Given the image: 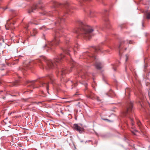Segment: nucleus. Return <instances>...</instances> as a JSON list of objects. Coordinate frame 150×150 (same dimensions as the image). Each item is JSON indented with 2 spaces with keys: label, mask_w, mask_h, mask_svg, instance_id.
<instances>
[{
  "label": "nucleus",
  "mask_w": 150,
  "mask_h": 150,
  "mask_svg": "<svg viewBox=\"0 0 150 150\" xmlns=\"http://www.w3.org/2000/svg\"><path fill=\"white\" fill-rule=\"evenodd\" d=\"M77 23L79 25V27L76 29L75 32L78 34L77 37L86 40L90 39L93 36V30L92 28L84 24L80 20L77 21Z\"/></svg>",
  "instance_id": "nucleus-1"
},
{
  "label": "nucleus",
  "mask_w": 150,
  "mask_h": 150,
  "mask_svg": "<svg viewBox=\"0 0 150 150\" xmlns=\"http://www.w3.org/2000/svg\"><path fill=\"white\" fill-rule=\"evenodd\" d=\"M64 57V55L60 54L53 61L50 60H45V62L47 66L45 67L46 69H53L54 68H58L62 61V59Z\"/></svg>",
  "instance_id": "nucleus-2"
},
{
  "label": "nucleus",
  "mask_w": 150,
  "mask_h": 150,
  "mask_svg": "<svg viewBox=\"0 0 150 150\" xmlns=\"http://www.w3.org/2000/svg\"><path fill=\"white\" fill-rule=\"evenodd\" d=\"M59 43V33L57 32H55V34L54 36V40L48 43L46 45V48H49L50 49H53Z\"/></svg>",
  "instance_id": "nucleus-3"
},
{
  "label": "nucleus",
  "mask_w": 150,
  "mask_h": 150,
  "mask_svg": "<svg viewBox=\"0 0 150 150\" xmlns=\"http://www.w3.org/2000/svg\"><path fill=\"white\" fill-rule=\"evenodd\" d=\"M128 45L127 41H122L120 42L119 46H118V48L119 50V54H120L122 53V50L124 49L125 50L127 49L126 47Z\"/></svg>",
  "instance_id": "nucleus-4"
},
{
  "label": "nucleus",
  "mask_w": 150,
  "mask_h": 150,
  "mask_svg": "<svg viewBox=\"0 0 150 150\" xmlns=\"http://www.w3.org/2000/svg\"><path fill=\"white\" fill-rule=\"evenodd\" d=\"M133 109V103L132 102H130L128 104L126 110L124 113V116H127L129 112H132Z\"/></svg>",
  "instance_id": "nucleus-5"
},
{
  "label": "nucleus",
  "mask_w": 150,
  "mask_h": 150,
  "mask_svg": "<svg viewBox=\"0 0 150 150\" xmlns=\"http://www.w3.org/2000/svg\"><path fill=\"white\" fill-rule=\"evenodd\" d=\"M74 127L75 129L80 133H82L84 131V129L82 125L80 124H75L74 125Z\"/></svg>",
  "instance_id": "nucleus-6"
},
{
  "label": "nucleus",
  "mask_w": 150,
  "mask_h": 150,
  "mask_svg": "<svg viewBox=\"0 0 150 150\" xmlns=\"http://www.w3.org/2000/svg\"><path fill=\"white\" fill-rule=\"evenodd\" d=\"M47 79H41L38 80V81L40 83L41 86H45L46 87L47 90L48 89V83L46 82L45 81H46Z\"/></svg>",
  "instance_id": "nucleus-7"
},
{
  "label": "nucleus",
  "mask_w": 150,
  "mask_h": 150,
  "mask_svg": "<svg viewBox=\"0 0 150 150\" xmlns=\"http://www.w3.org/2000/svg\"><path fill=\"white\" fill-rule=\"evenodd\" d=\"M57 73H58V75L63 76L67 73V70L65 68H62L58 71L57 70Z\"/></svg>",
  "instance_id": "nucleus-8"
},
{
  "label": "nucleus",
  "mask_w": 150,
  "mask_h": 150,
  "mask_svg": "<svg viewBox=\"0 0 150 150\" xmlns=\"http://www.w3.org/2000/svg\"><path fill=\"white\" fill-rule=\"evenodd\" d=\"M35 82V81L28 82L26 84L27 86L29 87L30 89L34 88L33 84Z\"/></svg>",
  "instance_id": "nucleus-9"
},
{
  "label": "nucleus",
  "mask_w": 150,
  "mask_h": 150,
  "mask_svg": "<svg viewBox=\"0 0 150 150\" xmlns=\"http://www.w3.org/2000/svg\"><path fill=\"white\" fill-rule=\"evenodd\" d=\"M105 96H108L111 97L115 96L116 95L115 93L113 92L112 90H110L108 92L106 93Z\"/></svg>",
  "instance_id": "nucleus-10"
},
{
  "label": "nucleus",
  "mask_w": 150,
  "mask_h": 150,
  "mask_svg": "<svg viewBox=\"0 0 150 150\" xmlns=\"http://www.w3.org/2000/svg\"><path fill=\"white\" fill-rule=\"evenodd\" d=\"M34 62L35 63L39 65L41 68L44 69V68L42 63L40 60H36Z\"/></svg>",
  "instance_id": "nucleus-11"
},
{
  "label": "nucleus",
  "mask_w": 150,
  "mask_h": 150,
  "mask_svg": "<svg viewBox=\"0 0 150 150\" xmlns=\"http://www.w3.org/2000/svg\"><path fill=\"white\" fill-rule=\"evenodd\" d=\"M96 62L95 65L96 68L99 70L102 67L101 64L97 60H96Z\"/></svg>",
  "instance_id": "nucleus-12"
},
{
  "label": "nucleus",
  "mask_w": 150,
  "mask_h": 150,
  "mask_svg": "<svg viewBox=\"0 0 150 150\" xmlns=\"http://www.w3.org/2000/svg\"><path fill=\"white\" fill-rule=\"evenodd\" d=\"M39 6H38V4H36L35 5H34L33 6V7L30 9H29L28 11V13H30L31 12H34V10H35L36 9H37L38 7H39Z\"/></svg>",
  "instance_id": "nucleus-13"
},
{
  "label": "nucleus",
  "mask_w": 150,
  "mask_h": 150,
  "mask_svg": "<svg viewBox=\"0 0 150 150\" xmlns=\"http://www.w3.org/2000/svg\"><path fill=\"white\" fill-rule=\"evenodd\" d=\"M87 97L88 98H90L92 99L95 98L94 94L92 93H89Z\"/></svg>",
  "instance_id": "nucleus-14"
},
{
  "label": "nucleus",
  "mask_w": 150,
  "mask_h": 150,
  "mask_svg": "<svg viewBox=\"0 0 150 150\" xmlns=\"http://www.w3.org/2000/svg\"><path fill=\"white\" fill-rule=\"evenodd\" d=\"M47 78L48 79H50L51 82L52 83H53V80L54 79V78H53V75L52 74H51V75H48L47 77Z\"/></svg>",
  "instance_id": "nucleus-15"
},
{
  "label": "nucleus",
  "mask_w": 150,
  "mask_h": 150,
  "mask_svg": "<svg viewBox=\"0 0 150 150\" xmlns=\"http://www.w3.org/2000/svg\"><path fill=\"white\" fill-rule=\"evenodd\" d=\"M37 33V32L36 30L35 29H34L33 30L32 32L31 33V36H35Z\"/></svg>",
  "instance_id": "nucleus-16"
},
{
  "label": "nucleus",
  "mask_w": 150,
  "mask_h": 150,
  "mask_svg": "<svg viewBox=\"0 0 150 150\" xmlns=\"http://www.w3.org/2000/svg\"><path fill=\"white\" fill-rule=\"evenodd\" d=\"M110 25V23L108 21V20H105V25L106 26V27L107 28H108L109 27Z\"/></svg>",
  "instance_id": "nucleus-17"
},
{
  "label": "nucleus",
  "mask_w": 150,
  "mask_h": 150,
  "mask_svg": "<svg viewBox=\"0 0 150 150\" xmlns=\"http://www.w3.org/2000/svg\"><path fill=\"white\" fill-rule=\"evenodd\" d=\"M78 74H79V75H81V78L83 79H84L85 78H86V76H87L86 74H85L84 75V76H82L81 74H82V72H79L78 71H77Z\"/></svg>",
  "instance_id": "nucleus-18"
},
{
  "label": "nucleus",
  "mask_w": 150,
  "mask_h": 150,
  "mask_svg": "<svg viewBox=\"0 0 150 150\" xmlns=\"http://www.w3.org/2000/svg\"><path fill=\"white\" fill-rule=\"evenodd\" d=\"M10 19L8 20L7 21L6 24L5 25V28L6 30L9 29L8 28L9 27V25L8 22L10 21Z\"/></svg>",
  "instance_id": "nucleus-19"
},
{
  "label": "nucleus",
  "mask_w": 150,
  "mask_h": 150,
  "mask_svg": "<svg viewBox=\"0 0 150 150\" xmlns=\"http://www.w3.org/2000/svg\"><path fill=\"white\" fill-rule=\"evenodd\" d=\"M146 18L147 19H150V12H148L146 13Z\"/></svg>",
  "instance_id": "nucleus-20"
},
{
  "label": "nucleus",
  "mask_w": 150,
  "mask_h": 150,
  "mask_svg": "<svg viewBox=\"0 0 150 150\" xmlns=\"http://www.w3.org/2000/svg\"><path fill=\"white\" fill-rule=\"evenodd\" d=\"M64 21V19L62 18H59L58 20V22H57V23H60L62 21Z\"/></svg>",
  "instance_id": "nucleus-21"
},
{
  "label": "nucleus",
  "mask_w": 150,
  "mask_h": 150,
  "mask_svg": "<svg viewBox=\"0 0 150 150\" xmlns=\"http://www.w3.org/2000/svg\"><path fill=\"white\" fill-rule=\"evenodd\" d=\"M70 63L72 65V66L71 68H72L74 66V64H76L75 62L72 59H71V60L70 61Z\"/></svg>",
  "instance_id": "nucleus-22"
},
{
  "label": "nucleus",
  "mask_w": 150,
  "mask_h": 150,
  "mask_svg": "<svg viewBox=\"0 0 150 150\" xmlns=\"http://www.w3.org/2000/svg\"><path fill=\"white\" fill-rule=\"evenodd\" d=\"M19 82L18 81H16L14 82L13 83V86H17L19 84Z\"/></svg>",
  "instance_id": "nucleus-23"
},
{
  "label": "nucleus",
  "mask_w": 150,
  "mask_h": 150,
  "mask_svg": "<svg viewBox=\"0 0 150 150\" xmlns=\"http://www.w3.org/2000/svg\"><path fill=\"white\" fill-rule=\"evenodd\" d=\"M64 51L67 54H69L70 55L69 53V51H70V50L68 49H64Z\"/></svg>",
  "instance_id": "nucleus-24"
},
{
  "label": "nucleus",
  "mask_w": 150,
  "mask_h": 150,
  "mask_svg": "<svg viewBox=\"0 0 150 150\" xmlns=\"http://www.w3.org/2000/svg\"><path fill=\"white\" fill-rule=\"evenodd\" d=\"M32 22H29V23L28 24H27L26 25V27H25V28H26V29H27L28 28L29 26V25L30 24H31L32 23Z\"/></svg>",
  "instance_id": "nucleus-25"
},
{
  "label": "nucleus",
  "mask_w": 150,
  "mask_h": 150,
  "mask_svg": "<svg viewBox=\"0 0 150 150\" xmlns=\"http://www.w3.org/2000/svg\"><path fill=\"white\" fill-rule=\"evenodd\" d=\"M137 124L140 127H141V122H140V121H138L137 122Z\"/></svg>",
  "instance_id": "nucleus-26"
},
{
  "label": "nucleus",
  "mask_w": 150,
  "mask_h": 150,
  "mask_svg": "<svg viewBox=\"0 0 150 150\" xmlns=\"http://www.w3.org/2000/svg\"><path fill=\"white\" fill-rule=\"evenodd\" d=\"M129 56L127 55H126L125 62H126L128 59Z\"/></svg>",
  "instance_id": "nucleus-27"
},
{
  "label": "nucleus",
  "mask_w": 150,
  "mask_h": 150,
  "mask_svg": "<svg viewBox=\"0 0 150 150\" xmlns=\"http://www.w3.org/2000/svg\"><path fill=\"white\" fill-rule=\"evenodd\" d=\"M91 59H94L95 60H96V57H95V56H92V57H91Z\"/></svg>",
  "instance_id": "nucleus-28"
},
{
  "label": "nucleus",
  "mask_w": 150,
  "mask_h": 150,
  "mask_svg": "<svg viewBox=\"0 0 150 150\" xmlns=\"http://www.w3.org/2000/svg\"><path fill=\"white\" fill-rule=\"evenodd\" d=\"M45 28V27L43 26H42V27H40V28H39V29L40 30H42V29L43 28Z\"/></svg>",
  "instance_id": "nucleus-29"
},
{
  "label": "nucleus",
  "mask_w": 150,
  "mask_h": 150,
  "mask_svg": "<svg viewBox=\"0 0 150 150\" xmlns=\"http://www.w3.org/2000/svg\"><path fill=\"white\" fill-rule=\"evenodd\" d=\"M96 99L98 101H100V100L98 97H97Z\"/></svg>",
  "instance_id": "nucleus-30"
},
{
  "label": "nucleus",
  "mask_w": 150,
  "mask_h": 150,
  "mask_svg": "<svg viewBox=\"0 0 150 150\" xmlns=\"http://www.w3.org/2000/svg\"><path fill=\"white\" fill-rule=\"evenodd\" d=\"M74 85V86H76L77 85V83H74V84L72 86H73Z\"/></svg>",
  "instance_id": "nucleus-31"
},
{
  "label": "nucleus",
  "mask_w": 150,
  "mask_h": 150,
  "mask_svg": "<svg viewBox=\"0 0 150 150\" xmlns=\"http://www.w3.org/2000/svg\"><path fill=\"white\" fill-rule=\"evenodd\" d=\"M113 69L115 71H116V68H115V67H113Z\"/></svg>",
  "instance_id": "nucleus-32"
},
{
  "label": "nucleus",
  "mask_w": 150,
  "mask_h": 150,
  "mask_svg": "<svg viewBox=\"0 0 150 150\" xmlns=\"http://www.w3.org/2000/svg\"><path fill=\"white\" fill-rule=\"evenodd\" d=\"M130 119H131V121H132V124H133V123L132 122V120H133V119H132V118H131V117H130Z\"/></svg>",
  "instance_id": "nucleus-33"
},
{
  "label": "nucleus",
  "mask_w": 150,
  "mask_h": 150,
  "mask_svg": "<svg viewBox=\"0 0 150 150\" xmlns=\"http://www.w3.org/2000/svg\"><path fill=\"white\" fill-rule=\"evenodd\" d=\"M57 2H55V6H57Z\"/></svg>",
  "instance_id": "nucleus-34"
},
{
  "label": "nucleus",
  "mask_w": 150,
  "mask_h": 150,
  "mask_svg": "<svg viewBox=\"0 0 150 150\" xmlns=\"http://www.w3.org/2000/svg\"><path fill=\"white\" fill-rule=\"evenodd\" d=\"M142 26L143 27H144V23L143 22H142Z\"/></svg>",
  "instance_id": "nucleus-35"
},
{
  "label": "nucleus",
  "mask_w": 150,
  "mask_h": 150,
  "mask_svg": "<svg viewBox=\"0 0 150 150\" xmlns=\"http://www.w3.org/2000/svg\"><path fill=\"white\" fill-rule=\"evenodd\" d=\"M129 44H131V43H132V41H129Z\"/></svg>",
  "instance_id": "nucleus-36"
},
{
  "label": "nucleus",
  "mask_w": 150,
  "mask_h": 150,
  "mask_svg": "<svg viewBox=\"0 0 150 150\" xmlns=\"http://www.w3.org/2000/svg\"><path fill=\"white\" fill-rule=\"evenodd\" d=\"M103 120H108V121H109V120H108V119H103Z\"/></svg>",
  "instance_id": "nucleus-37"
},
{
  "label": "nucleus",
  "mask_w": 150,
  "mask_h": 150,
  "mask_svg": "<svg viewBox=\"0 0 150 150\" xmlns=\"http://www.w3.org/2000/svg\"><path fill=\"white\" fill-rule=\"evenodd\" d=\"M132 133H133L134 135H136V134L135 133V132H132Z\"/></svg>",
  "instance_id": "nucleus-38"
},
{
  "label": "nucleus",
  "mask_w": 150,
  "mask_h": 150,
  "mask_svg": "<svg viewBox=\"0 0 150 150\" xmlns=\"http://www.w3.org/2000/svg\"><path fill=\"white\" fill-rule=\"evenodd\" d=\"M69 72H71V69L70 70H69Z\"/></svg>",
  "instance_id": "nucleus-39"
},
{
  "label": "nucleus",
  "mask_w": 150,
  "mask_h": 150,
  "mask_svg": "<svg viewBox=\"0 0 150 150\" xmlns=\"http://www.w3.org/2000/svg\"><path fill=\"white\" fill-rule=\"evenodd\" d=\"M83 1H90V0H83Z\"/></svg>",
  "instance_id": "nucleus-40"
},
{
  "label": "nucleus",
  "mask_w": 150,
  "mask_h": 150,
  "mask_svg": "<svg viewBox=\"0 0 150 150\" xmlns=\"http://www.w3.org/2000/svg\"><path fill=\"white\" fill-rule=\"evenodd\" d=\"M104 81V82H105L107 84V82H106V81Z\"/></svg>",
  "instance_id": "nucleus-41"
},
{
  "label": "nucleus",
  "mask_w": 150,
  "mask_h": 150,
  "mask_svg": "<svg viewBox=\"0 0 150 150\" xmlns=\"http://www.w3.org/2000/svg\"><path fill=\"white\" fill-rule=\"evenodd\" d=\"M5 98V97H3V99H4Z\"/></svg>",
  "instance_id": "nucleus-42"
},
{
  "label": "nucleus",
  "mask_w": 150,
  "mask_h": 150,
  "mask_svg": "<svg viewBox=\"0 0 150 150\" xmlns=\"http://www.w3.org/2000/svg\"><path fill=\"white\" fill-rule=\"evenodd\" d=\"M41 3V2H39V4H40Z\"/></svg>",
  "instance_id": "nucleus-43"
},
{
  "label": "nucleus",
  "mask_w": 150,
  "mask_h": 150,
  "mask_svg": "<svg viewBox=\"0 0 150 150\" xmlns=\"http://www.w3.org/2000/svg\"><path fill=\"white\" fill-rule=\"evenodd\" d=\"M47 15H49V14H47Z\"/></svg>",
  "instance_id": "nucleus-44"
},
{
  "label": "nucleus",
  "mask_w": 150,
  "mask_h": 150,
  "mask_svg": "<svg viewBox=\"0 0 150 150\" xmlns=\"http://www.w3.org/2000/svg\"><path fill=\"white\" fill-rule=\"evenodd\" d=\"M75 48H74V51H75Z\"/></svg>",
  "instance_id": "nucleus-45"
},
{
  "label": "nucleus",
  "mask_w": 150,
  "mask_h": 150,
  "mask_svg": "<svg viewBox=\"0 0 150 150\" xmlns=\"http://www.w3.org/2000/svg\"><path fill=\"white\" fill-rule=\"evenodd\" d=\"M90 13L91 14V12H90Z\"/></svg>",
  "instance_id": "nucleus-46"
},
{
  "label": "nucleus",
  "mask_w": 150,
  "mask_h": 150,
  "mask_svg": "<svg viewBox=\"0 0 150 150\" xmlns=\"http://www.w3.org/2000/svg\"><path fill=\"white\" fill-rule=\"evenodd\" d=\"M32 62H31L30 63V64H32Z\"/></svg>",
  "instance_id": "nucleus-47"
},
{
  "label": "nucleus",
  "mask_w": 150,
  "mask_h": 150,
  "mask_svg": "<svg viewBox=\"0 0 150 150\" xmlns=\"http://www.w3.org/2000/svg\"><path fill=\"white\" fill-rule=\"evenodd\" d=\"M61 112H62V114H63V113L62 112V111H61Z\"/></svg>",
  "instance_id": "nucleus-48"
},
{
  "label": "nucleus",
  "mask_w": 150,
  "mask_h": 150,
  "mask_svg": "<svg viewBox=\"0 0 150 150\" xmlns=\"http://www.w3.org/2000/svg\"><path fill=\"white\" fill-rule=\"evenodd\" d=\"M136 132H137V130H135Z\"/></svg>",
  "instance_id": "nucleus-49"
},
{
  "label": "nucleus",
  "mask_w": 150,
  "mask_h": 150,
  "mask_svg": "<svg viewBox=\"0 0 150 150\" xmlns=\"http://www.w3.org/2000/svg\"><path fill=\"white\" fill-rule=\"evenodd\" d=\"M74 53H75V51H74Z\"/></svg>",
  "instance_id": "nucleus-50"
}]
</instances>
